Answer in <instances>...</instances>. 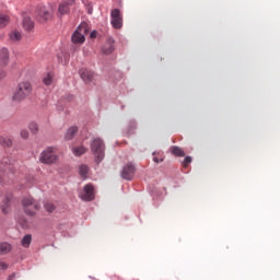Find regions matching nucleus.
Masks as SVG:
<instances>
[{"label": "nucleus", "mask_w": 280, "mask_h": 280, "mask_svg": "<svg viewBox=\"0 0 280 280\" xmlns=\"http://www.w3.org/2000/svg\"><path fill=\"white\" fill-rule=\"evenodd\" d=\"M10 23V18L8 15H0V27H5Z\"/></svg>", "instance_id": "27"}, {"label": "nucleus", "mask_w": 280, "mask_h": 280, "mask_svg": "<svg viewBox=\"0 0 280 280\" xmlns=\"http://www.w3.org/2000/svg\"><path fill=\"white\" fill-rule=\"evenodd\" d=\"M14 277H16V275H15V273H13V275L9 276L8 280H14Z\"/></svg>", "instance_id": "39"}, {"label": "nucleus", "mask_w": 280, "mask_h": 280, "mask_svg": "<svg viewBox=\"0 0 280 280\" xmlns=\"http://www.w3.org/2000/svg\"><path fill=\"white\" fill-rule=\"evenodd\" d=\"M34 88L30 81L20 82L13 91L12 101L13 102H23L32 95Z\"/></svg>", "instance_id": "1"}, {"label": "nucleus", "mask_w": 280, "mask_h": 280, "mask_svg": "<svg viewBox=\"0 0 280 280\" xmlns=\"http://www.w3.org/2000/svg\"><path fill=\"white\" fill-rule=\"evenodd\" d=\"M5 75H7L5 70L0 69V80H3V78H5Z\"/></svg>", "instance_id": "36"}, {"label": "nucleus", "mask_w": 280, "mask_h": 280, "mask_svg": "<svg viewBox=\"0 0 280 280\" xmlns=\"http://www.w3.org/2000/svg\"><path fill=\"white\" fill-rule=\"evenodd\" d=\"M12 250V244L8 242H0V255H8Z\"/></svg>", "instance_id": "17"}, {"label": "nucleus", "mask_w": 280, "mask_h": 280, "mask_svg": "<svg viewBox=\"0 0 280 280\" xmlns=\"http://www.w3.org/2000/svg\"><path fill=\"white\" fill-rule=\"evenodd\" d=\"M86 32H89L86 23H81L71 36L73 45H84V40H86V38L84 37Z\"/></svg>", "instance_id": "5"}, {"label": "nucleus", "mask_w": 280, "mask_h": 280, "mask_svg": "<svg viewBox=\"0 0 280 280\" xmlns=\"http://www.w3.org/2000/svg\"><path fill=\"white\" fill-rule=\"evenodd\" d=\"M44 209L48 213H54V211H56V206L52 202L46 201V202H44Z\"/></svg>", "instance_id": "23"}, {"label": "nucleus", "mask_w": 280, "mask_h": 280, "mask_svg": "<svg viewBox=\"0 0 280 280\" xmlns=\"http://www.w3.org/2000/svg\"><path fill=\"white\" fill-rule=\"evenodd\" d=\"M171 152L174 154V156H185V151L176 145H173L171 148Z\"/></svg>", "instance_id": "22"}, {"label": "nucleus", "mask_w": 280, "mask_h": 280, "mask_svg": "<svg viewBox=\"0 0 280 280\" xmlns=\"http://www.w3.org/2000/svg\"><path fill=\"white\" fill-rule=\"evenodd\" d=\"M85 152L86 148L83 145L72 148V154H74V156H82V154H85Z\"/></svg>", "instance_id": "20"}, {"label": "nucleus", "mask_w": 280, "mask_h": 280, "mask_svg": "<svg viewBox=\"0 0 280 280\" xmlns=\"http://www.w3.org/2000/svg\"><path fill=\"white\" fill-rule=\"evenodd\" d=\"M35 16L39 23H47L51 19V10L47 9V7H38L35 11Z\"/></svg>", "instance_id": "9"}, {"label": "nucleus", "mask_w": 280, "mask_h": 280, "mask_svg": "<svg viewBox=\"0 0 280 280\" xmlns=\"http://www.w3.org/2000/svg\"><path fill=\"white\" fill-rule=\"evenodd\" d=\"M82 3L86 7L88 14H93V3L88 0H82Z\"/></svg>", "instance_id": "30"}, {"label": "nucleus", "mask_w": 280, "mask_h": 280, "mask_svg": "<svg viewBox=\"0 0 280 280\" xmlns=\"http://www.w3.org/2000/svg\"><path fill=\"white\" fill-rule=\"evenodd\" d=\"M39 161L45 165H51V163H56V161H58V155L54 153V148L50 147L42 152Z\"/></svg>", "instance_id": "7"}, {"label": "nucleus", "mask_w": 280, "mask_h": 280, "mask_svg": "<svg viewBox=\"0 0 280 280\" xmlns=\"http://www.w3.org/2000/svg\"><path fill=\"white\" fill-rule=\"evenodd\" d=\"M191 161H192L191 156L187 155V156L184 159V161H183V165H184L185 167H187V165H189V163H191Z\"/></svg>", "instance_id": "31"}, {"label": "nucleus", "mask_w": 280, "mask_h": 280, "mask_svg": "<svg viewBox=\"0 0 280 280\" xmlns=\"http://www.w3.org/2000/svg\"><path fill=\"white\" fill-rule=\"evenodd\" d=\"M77 133H78V127L75 126L69 127L65 135L66 141H71V139H73V137H75Z\"/></svg>", "instance_id": "16"}, {"label": "nucleus", "mask_w": 280, "mask_h": 280, "mask_svg": "<svg viewBox=\"0 0 280 280\" xmlns=\"http://www.w3.org/2000/svg\"><path fill=\"white\" fill-rule=\"evenodd\" d=\"M135 172H137V167L132 162H129L122 167L120 176L124 180H132V178H135Z\"/></svg>", "instance_id": "10"}, {"label": "nucleus", "mask_w": 280, "mask_h": 280, "mask_svg": "<svg viewBox=\"0 0 280 280\" xmlns=\"http://www.w3.org/2000/svg\"><path fill=\"white\" fill-rule=\"evenodd\" d=\"M74 95L73 94H68L67 96H66V100L68 101V102H73V100H74Z\"/></svg>", "instance_id": "35"}, {"label": "nucleus", "mask_w": 280, "mask_h": 280, "mask_svg": "<svg viewBox=\"0 0 280 280\" xmlns=\"http://www.w3.org/2000/svg\"><path fill=\"white\" fill-rule=\"evenodd\" d=\"M43 82L46 86H51V82H54V77L50 72L46 77H44Z\"/></svg>", "instance_id": "26"}, {"label": "nucleus", "mask_w": 280, "mask_h": 280, "mask_svg": "<svg viewBox=\"0 0 280 280\" xmlns=\"http://www.w3.org/2000/svg\"><path fill=\"white\" fill-rule=\"evenodd\" d=\"M0 270H8V264L0 261Z\"/></svg>", "instance_id": "33"}, {"label": "nucleus", "mask_w": 280, "mask_h": 280, "mask_svg": "<svg viewBox=\"0 0 280 280\" xmlns=\"http://www.w3.org/2000/svg\"><path fill=\"white\" fill-rule=\"evenodd\" d=\"M79 75L85 84H91V82H93V80H95V72H93L86 68L80 69Z\"/></svg>", "instance_id": "11"}, {"label": "nucleus", "mask_w": 280, "mask_h": 280, "mask_svg": "<svg viewBox=\"0 0 280 280\" xmlns=\"http://www.w3.org/2000/svg\"><path fill=\"white\" fill-rule=\"evenodd\" d=\"M135 130H137V121L130 120L127 128L128 137H130V135H135Z\"/></svg>", "instance_id": "21"}, {"label": "nucleus", "mask_w": 280, "mask_h": 280, "mask_svg": "<svg viewBox=\"0 0 280 280\" xmlns=\"http://www.w3.org/2000/svg\"><path fill=\"white\" fill-rule=\"evenodd\" d=\"M3 38V34H0V40Z\"/></svg>", "instance_id": "40"}, {"label": "nucleus", "mask_w": 280, "mask_h": 280, "mask_svg": "<svg viewBox=\"0 0 280 280\" xmlns=\"http://www.w3.org/2000/svg\"><path fill=\"white\" fill-rule=\"evenodd\" d=\"M58 12L61 15L69 14V7L67 4H65V2H63V3L59 4Z\"/></svg>", "instance_id": "24"}, {"label": "nucleus", "mask_w": 280, "mask_h": 280, "mask_svg": "<svg viewBox=\"0 0 280 280\" xmlns=\"http://www.w3.org/2000/svg\"><path fill=\"white\" fill-rule=\"evenodd\" d=\"M113 51H115V40L113 38H108L103 46V54H105V56H110Z\"/></svg>", "instance_id": "14"}, {"label": "nucleus", "mask_w": 280, "mask_h": 280, "mask_svg": "<svg viewBox=\"0 0 280 280\" xmlns=\"http://www.w3.org/2000/svg\"><path fill=\"white\" fill-rule=\"evenodd\" d=\"M10 39L13 43H19V40L21 39V33L19 31H14L10 34Z\"/></svg>", "instance_id": "25"}, {"label": "nucleus", "mask_w": 280, "mask_h": 280, "mask_svg": "<svg viewBox=\"0 0 280 280\" xmlns=\"http://www.w3.org/2000/svg\"><path fill=\"white\" fill-rule=\"evenodd\" d=\"M10 65V50L5 47L0 49V67Z\"/></svg>", "instance_id": "13"}, {"label": "nucleus", "mask_w": 280, "mask_h": 280, "mask_svg": "<svg viewBox=\"0 0 280 280\" xmlns=\"http://www.w3.org/2000/svg\"><path fill=\"white\" fill-rule=\"evenodd\" d=\"M14 178V165L10 158H3L0 161V185L10 183V179Z\"/></svg>", "instance_id": "2"}, {"label": "nucleus", "mask_w": 280, "mask_h": 280, "mask_svg": "<svg viewBox=\"0 0 280 280\" xmlns=\"http://www.w3.org/2000/svg\"><path fill=\"white\" fill-rule=\"evenodd\" d=\"M153 163H163V159L153 158Z\"/></svg>", "instance_id": "38"}, {"label": "nucleus", "mask_w": 280, "mask_h": 280, "mask_svg": "<svg viewBox=\"0 0 280 280\" xmlns=\"http://www.w3.org/2000/svg\"><path fill=\"white\" fill-rule=\"evenodd\" d=\"M20 135L22 139H27V137H30V131H27V129H23Z\"/></svg>", "instance_id": "32"}, {"label": "nucleus", "mask_w": 280, "mask_h": 280, "mask_svg": "<svg viewBox=\"0 0 280 280\" xmlns=\"http://www.w3.org/2000/svg\"><path fill=\"white\" fill-rule=\"evenodd\" d=\"M92 154L94 155L95 163L100 165L101 162L104 161L106 156V145L104 144V140L102 138H95L91 142Z\"/></svg>", "instance_id": "3"}, {"label": "nucleus", "mask_w": 280, "mask_h": 280, "mask_svg": "<svg viewBox=\"0 0 280 280\" xmlns=\"http://www.w3.org/2000/svg\"><path fill=\"white\" fill-rule=\"evenodd\" d=\"M22 207L23 211L26 215H31L34 218L36 215V211L40 210V203L38 201L34 200L32 196L24 197L22 199Z\"/></svg>", "instance_id": "4"}, {"label": "nucleus", "mask_w": 280, "mask_h": 280, "mask_svg": "<svg viewBox=\"0 0 280 280\" xmlns=\"http://www.w3.org/2000/svg\"><path fill=\"white\" fill-rule=\"evenodd\" d=\"M28 130H31L33 135H36V132H38V124H36L35 121L30 122Z\"/></svg>", "instance_id": "28"}, {"label": "nucleus", "mask_w": 280, "mask_h": 280, "mask_svg": "<svg viewBox=\"0 0 280 280\" xmlns=\"http://www.w3.org/2000/svg\"><path fill=\"white\" fill-rule=\"evenodd\" d=\"M79 198L84 202L95 200V187H93V184H86L83 186L82 191L79 194Z\"/></svg>", "instance_id": "6"}, {"label": "nucleus", "mask_w": 280, "mask_h": 280, "mask_svg": "<svg viewBox=\"0 0 280 280\" xmlns=\"http://www.w3.org/2000/svg\"><path fill=\"white\" fill-rule=\"evenodd\" d=\"M110 19L114 30H121V27H124V18H121V11H119V9L112 10Z\"/></svg>", "instance_id": "8"}, {"label": "nucleus", "mask_w": 280, "mask_h": 280, "mask_svg": "<svg viewBox=\"0 0 280 280\" xmlns=\"http://www.w3.org/2000/svg\"><path fill=\"white\" fill-rule=\"evenodd\" d=\"M34 21L30 16L23 18V27L26 32H32L34 30Z\"/></svg>", "instance_id": "15"}, {"label": "nucleus", "mask_w": 280, "mask_h": 280, "mask_svg": "<svg viewBox=\"0 0 280 280\" xmlns=\"http://www.w3.org/2000/svg\"><path fill=\"white\" fill-rule=\"evenodd\" d=\"M31 244H32V234L24 235L21 241V246H23V248H30Z\"/></svg>", "instance_id": "19"}, {"label": "nucleus", "mask_w": 280, "mask_h": 280, "mask_svg": "<svg viewBox=\"0 0 280 280\" xmlns=\"http://www.w3.org/2000/svg\"><path fill=\"white\" fill-rule=\"evenodd\" d=\"M90 38H97V31H92L90 33Z\"/></svg>", "instance_id": "37"}, {"label": "nucleus", "mask_w": 280, "mask_h": 280, "mask_svg": "<svg viewBox=\"0 0 280 280\" xmlns=\"http://www.w3.org/2000/svg\"><path fill=\"white\" fill-rule=\"evenodd\" d=\"M79 175L81 176V178L86 180V178H89V166L85 164H81L79 166Z\"/></svg>", "instance_id": "18"}, {"label": "nucleus", "mask_w": 280, "mask_h": 280, "mask_svg": "<svg viewBox=\"0 0 280 280\" xmlns=\"http://www.w3.org/2000/svg\"><path fill=\"white\" fill-rule=\"evenodd\" d=\"M63 3L69 8V5H73V3H75V0H66Z\"/></svg>", "instance_id": "34"}, {"label": "nucleus", "mask_w": 280, "mask_h": 280, "mask_svg": "<svg viewBox=\"0 0 280 280\" xmlns=\"http://www.w3.org/2000/svg\"><path fill=\"white\" fill-rule=\"evenodd\" d=\"M0 143L3 148H10L12 145V140L9 138H2L0 139Z\"/></svg>", "instance_id": "29"}, {"label": "nucleus", "mask_w": 280, "mask_h": 280, "mask_svg": "<svg viewBox=\"0 0 280 280\" xmlns=\"http://www.w3.org/2000/svg\"><path fill=\"white\" fill-rule=\"evenodd\" d=\"M13 200H14V198H13L12 194L5 195L3 201L0 206V209L3 213V215H8V213H10Z\"/></svg>", "instance_id": "12"}]
</instances>
